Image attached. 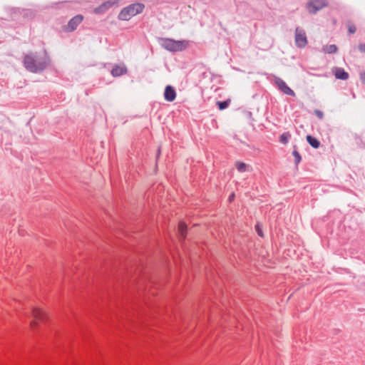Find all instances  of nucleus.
<instances>
[{
	"mask_svg": "<svg viewBox=\"0 0 365 365\" xmlns=\"http://www.w3.org/2000/svg\"><path fill=\"white\" fill-rule=\"evenodd\" d=\"M256 230H257V234H258L259 236L262 237V231L259 230V226H258V225H257V226H256Z\"/></svg>",
	"mask_w": 365,
	"mask_h": 365,
	"instance_id": "b1692460",
	"label": "nucleus"
},
{
	"mask_svg": "<svg viewBox=\"0 0 365 365\" xmlns=\"http://www.w3.org/2000/svg\"><path fill=\"white\" fill-rule=\"evenodd\" d=\"M235 197V194L234 193H232L230 196H229V200L230 201H232Z\"/></svg>",
	"mask_w": 365,
	"mask_h": 365,
	"instance_id": "393cba45",
	"label": "nucleus"
},
{
	"mask_svg": "<svg viewBox=\"0 0 365 365\" xmlns=\"http://www.w3.org/2000/svg\"><path fill=\"white\" fill-rule=\"evenodd\" d=\"M359 50L361 52V53H364L365 52V43H360L359 45Z\"/></svg>",
	"mask_w": 365,
	"mask_h": 365,
	"instance_id": "412c9836",
	"label": "nucleus"
},
{
	"mask_svg": "<svg viewBox=\"0 0 365 365\" xmlns=\"http://www.w3.org/2000/svg\"><path fill=\"white\" fill-rule=\"evenodd\" d=\"M307 140L309 144L314 148H318L320 146V142L316 138L312 135H307Z\"/></svg>",
	"mask_w": 365,
	"mask_h": 365,
	"instance_id": "2eb2a0df",
	"label": "nucleus"
},
{
	"mask_svg": "<svg viewBox=\"0 0 365 365\" xmlns=\"http://www.w3.org/2000/svg\"><path fill=\"white\" fill-rule=\"evenodd\" d=\"M178 232L182 239L185 238L187 232V225L183 222H180L178 225Z\"/></svg>",
	"mask_w": 365,
	"mask_h": 365,
	"instance_id": "dca6fc26",
	"label": "nucleus"
},
{
	"mask_svg": "<svg viewBox=\"0 0 365 365\" xmlns=\"http://www.w3.org/2000/svg\"><path fill=\"white\" fill-rule=\"evenodd\" d=\"M333 73L337 79L347 80L349 78V73L342 68H333Z\"/></svg>",
	"mask_w": 365,
	"mask_h": 365,
	"instance_id": "9b49d317",
	"label": "nucleus"
},
{
	"mask_svg": "<svg viewBox=\"0 0 365 365\" xmlns=\"http://www.w3.org/2000/svg\"><path fill=\"white\" fill-rule=\"evenodd\" d=\"M360 78L363 82H365V72H361L360 73Z\"/></svg>",
	"mask_w": 365,
	"mask_h": 365,
	"instance_id": "5701e85b",
	"label": "nucleus"
},
{
	"mask_svg": "<svg viewBox=\"0 0 365 365\" xmlns=\"http://www.w3.org/2000/svg\"><path fill=\"white\" fill-rule=\"evenodd\" d=\"M115 4V1H106L101 4L99 6L95 8L94 13L96 14H101L105 13Z\"/></svg>",
	"mask_w": 365,
	"mask_h": 365,
	"instance_id": "1a4fd4ad",
	"label": "nucleus"
},
{
	"mask_svg": "<svg viewBox=\"0 0 365 365\" xmlns=\"http://www.w3.org/2000/svg\"><path fill=\"white\" fill-rule=\"evenodd\" d=\"M217 104L218 108L220 110H224V109L227 108L229 106V105L230 104V100L228 99V100H226L224 101H218L217 103Z\"/></svg>",
	"mask_w": 365,
	"mask_h": 365,
	"instance_id": "6ab92c4d",
	"label": "nucleus"
},
{
	"mask_svg": "<svg viewBox=\"0 0 365 365\" xmlns=\"http://www.w3.org/2000/svg\"><path fill=\"white\" fill-rule=\"evenodd\" d=\"M307 38L304 30L300 27L295 29V43L299 48H304L307 44Z\"/></svg>",
	"mask_w": 365,
	"mask_h": 365,
	"instance_id": "423d86ee",
	"label": "nucleus"
},
{
	"mask_svg": "<svg viewBox=\"0 0 365 365\" xmlns=\"http://www.w3.org/2000/svg\"><path fill=\"white\" fill-rule=\"evenodd\" d=\"M158 43L161 47L170 52L182 51L188 46L185 40L176 41L169 38H160Z\"/></svg>",
	"mask_w": 365,
	"mask_h": 365,
	"instance_id": "f03ea898",
	"label": "nucleus"
},
{
	"mask_svg": "<svg viewBox=\"0 0 365 365\" xmlns=\"http://www.w3.org/2000/svg\"><path fill=\"white\" fill-rule=\"evenodd\" d=\"M337 51L338 48L335 44L326 45L322 48V51L329 54L336 53Z\"/></svg>",
	"mask_w": 365,
	"mask_h": 365,
	"instance_id": "4468645a",
	"label": "nucleus"
},
{
	"mask_svg": "<svg viewBox=\"0 0 365 365\" xmlns=\"http://www.w3.org/2000/svg\"><path fill=\"white\" fill-rule=\"evenodd\" d=\"M31 314L34 319L31 322V327L34 329L37 321H43L46 318V314L39 308H33Z\"/></svg>",
	"mask_w": 365,
	"mask_h": 365,
	"instance_id": "0eeeda50",
	"label": "nucleus"
},
{
	"mask_svg": "<svg viewBox=\"0 0 365 365\" xmlns=\"http://www.w3.org/2000/svg\"><path fill=\"white\" fill-rule=\"evenodd\" d=\"M145 9V5L142 3H134L124 7L118 14V19L121 21H128L133 16L141 14Z\"/></svg>",
	"mask_w": 365,
	"mask_h": 365,
	"instance_id": "7ed1b4c3",
	"label": "nucleus"
},
{
	"mask_svg": "<svg viewBox=\"0 0 365 365\" xmlns=\"http://www.w3.org/2000/svg\"><path fill=\"white\" fill-rule=\"evenodd\" d=\"M164 98L168 102H173L176 98V92L171 86H167L164 92Z\"/></svg>",
	"mask_w": 365,
	"mask_h": 365,
	"instance_id": "9d476101",
	"label": "nucleus"
},
{
	"mask_svg": "<svg viewBox=\"0 0 365 365\" xmlns=\"http://www.w3.org/2000/svg\"><path fill=\"white\" fill-rule=\"evenodd\" d=\"M235 167L237 170L240 173H244L247 171H250V166L245 164L243 162L237 161L235 163Z\"/></svg>",
	"mask_w": 365,
	"mask_h": 365,
	"instance_id": "ddd939ff",
	"label": "nucleus"
},
{
	"mask_svg": "<svg viewBox=\"0 0 365 365\" xmlns=\"http://www.w3.org/2000/svg\"><path fill=\"white\" fill-rule=\"evenodd\" d=\"M327 6V0H310L307 4V9L310 14H316L318 11Z\"/></svg>",
	"mask_w": 365,
	"mask_h": 365,
	"instance_id": "39448f33",
	"label": "nucleus"
},
{
	"mask_svg": "<svg viewBox=\"0 0 365 365\" xmlns=\"http://www.w3.org/2000/svg\"><path fill=\"white\" fill-rule=\"evenodd\" d=\"M273 83L274 85L282 92H283L284 94L290 96H295L294 91L291 89L285 83L284 81H283L282 78L277 76H274L273 78Z\"/></svg>",
	"mask_w": 365,
	"mask_h": 365,
	"instance_id": "20e7f679",
	"label": "nucleus"
},
{
	"mask_svg": "<svg viewBox=\"0 0 365 365\" xmlns=\"http://www.w3.org/2000/svg\"><path fill=\"white\" fill-rule=\"evenodd\" d=\"M315 113L319 118H320V119L323 118L324 114H323V112H322L321 110H315Z\"/></svg>",
	"mask_w": 365,
	"mask_h": 365,
	"instance_id": "4be33fe9",
	"label": "nucleus"
},
{
	"mask_svg": "<svg viewBox=\"0 0 365 365\" xmlns=\"http://www.w3.org/2000/svg\"><path fill=\"white\" fill-rule=\"evenodd\" d=\"M23 63L27 71L31 73H38L43 71L48 66L49 59L46 56H39L31 53L25 55Z\"/></svg>",
	"mask_w": 365,
	"mask_h": 365,
	"instance_id": "f257e3e1",
	"label": "nucleus"
},
{
	"mask_svg": "<svg viewBox=\"0 0 365 365\" xmlns=\"http://www.w3.org/2000/svg\"><path fill=\"white\" fill-rule=\"evenodd\" d=\"M291 138V134L289 132L283 133L279 137V141L284 145L288 143L289 139Z\"/></svg>",
	"mask_w": 365,
	"mask_h": 365,
	"instance_id": "f3484780",
	"label": "nucleus"
},
{
	"mask_svg": "<svg viewBox=\"0 0 365 365\" xmlns=\"http://www.w3.org/2000/svg\"><path fill=\"white\" fill-rule=\"evenodd\" d=\"M347 28H348L349 34H354L356 31V28L355 25L351 22L347 23Z\"/></svg>",
	"mask_w": 365,
	"mask_h": 365,
	"instance_id": "aec40b11",
	"label": "nucleus"
},
{
	"mask_svg": "<svg viewBox=\"0 0 365 365\" xmlns=\"http://www.w3.org/2000/svg\"><path fill=\"white\" fill-rule=\"evenodd\" d=\"M126 73H127V68L124 66H120L115 65L113 66V68L111 70V74L114 77L120 76Z\"/></svg>",
	"mask_w": 365,
	"mask_h": 365,
	"instance_id": "f8f14e48",
	"label": "nucleus"
},
{
	"mask_svg": "<svg viewBox=\"0 0 365 365\" xmlns=\"http://www.w3.org/2000/svg\"><path fill=\"white\" fill-rule=\"evenodd\" d=\"M83 19V16L81 14H78L73 16L68 23L66 26V31H75L78 26L82 22Z\"/></svg>",
	"mask_w": 365,
	"mask_h": 365,
	"instance_id": "6e6552de",
	"label": "nucleus"
},
{
	"mask_svg": "<svg viewBox=\"0 0 365 365\" xmlns=\"http://www.w3.org/2000/svg\"><path fill=\"white\" fill-rule=\"evenodd\" d=\"M292 155L294 157V163L297 165L302 160V157L299 153L297 150V146H294V150L292 152Z\"/></svg>",
	"mask_w": 365,
	"mask_h": 365,
	"instance_id": "a211bd4d",
	"label": "nucleus"
}]
</instances>
